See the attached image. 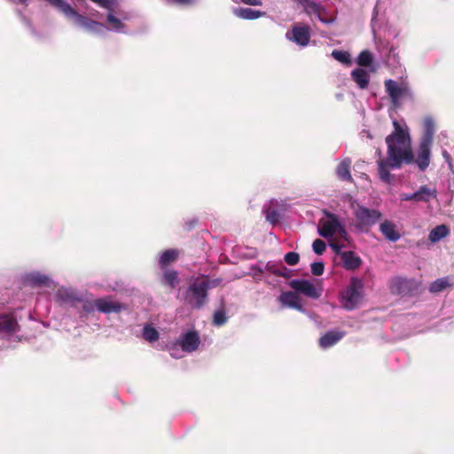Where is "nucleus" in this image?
<instances>
[{"mask_svg":"<svg viewBox=\"0 0 454 454\" xmlns=\"http://www.w3.org/2000/svg\"><path fill=\"white\" fill-rule=\"evenodd\" d=\"M244 4L249 5H258L261 4L260 0H241Z\"/></svg>","mask_w":454,"mask_h":454,"instance_id":"nucleus-46","label":"nucleus"},{"mask_svg":"<svg viewBox=\"0 0 454 454\" xmlns=\"http://www.w3.org/2000/svg\"><path fill=\"white\" fill-rule=\"evenodd\" d=\"M393 125L395 130L386 137L387 157L377 161L379 177L386 184H391L393 180L390 169H398L403 164L409 165L415 162L418 168L424 171L430 163L432 144L421 141L417 158L414 159L409 134L403 130L397 121H394Z\"/></svg>","mask_w":454,"mask_h":454,"instance_id":"nucleus-1","label":"nucleus"},{"mask_svg":"<svg viewBox=\"0 0 454 454\" xmlns=\"http://www.w3.org/2000/svg\"><path fill=\"white\" fill-rule=\"evenodd\" d=\"M330 247L337 254L340 255V254L342 253L341 249L344 246L340 245L338 242H333L330 244Z\"/></svg>","mask_w":454,"mask_h":454,"instance_id":"nucleus-44","label":"nucleus"},{"mask_svg":"<svg viewBox=\"0 0 454 454\" xmlns=\"http://www.w3.org/2000/svg\"><path fill=\"white\" fill-rule=\"evenodd\" d=\"M178 347L177 343H176L169 348L170 356L174 358H180L182 356Z\"/></svg>","mask_w":454,"mask_h":454,"instance_id":"nucleus-43","label":"nucleus"},{"mask_svg":"<svg viewBox=\"0 0 454 454\" xmlns=\"http://www.w3.org/2000/svg\"><path fill=\"white\" fill-rule=\"evenodd\" d=\"M300 255L296 252H289L286 254V263L288 265H296L299 262Z\"/></svg>","mask_w":454,"mask_h":454,"instance_id":"nucleus-40","label":"nucleus"},{"mask_svg":"<svg viewBox=\"0 0 454 454\" xmlns=\"http://www.w3.org/2000/svg\"><path fill=\"white\" fill-rule=\"evenodd\" d=\"M402 200H406V201H408V200H414V201H416L415 192L403 194L402 195Z\"/></svg>","mask_w":454,"mask_h":454,"instance_id":"nucleus-45","label":"nucleus"},{"mask_svg":"<svg viewBox=\"0 0 454 454\" xmlns=\"http://www.w3.org/2000/svg\"><path fill=\"white\" fill-rule=\"evenodd\" d=\"M436 194L435 189H430L427 185H423L415 192L416 201L428 202L431 199L436 198Z\"/></svg>","mask_w":454,"mask_h":454,"instance_id":"nucleus-25","label":"nucleus"},{"mask_svg":"<svg viewBox=\"0 0 454 454\" xmlns=\"http://www.w3.org/2000/svg\"><path fill=\"white\" fill-rule=\"evenodd\" d=\"M363 288L364 284L360 279L355 278L351 279L349 286L342 295L341 302L344 309L352 310L357 307L363 298Z\"/></svg>","mask_w":454,"mask_h":454,"instance_id":"nucleus-6","label":"nucleus"},{"mask_svg":"<svg viewBox=\"0 0 454 454\" xmlns=\"http://www.w3.org/2000/svg\"><path fill=\"white\" fill-rule=\"evenodd\" d=\"M388 288L395 295L414 296L421 292V285L414 278L394 277L389 280Z\"/></svg>","mask_w":454,"mask_h":454,"instance_id":"nucleus-4","label":"nucleus"},{"mask_svg":"<svg viewBox=\"0 0 454 454\" xmlns=\"http://www.w3.org/2000/svg\"><path fill=\"white\" fill-rule=\"evenodd\" d=\"M384 87L392 105L395 107L399 106V101L402 98L411 96L410 88L403 82L398 83L396 81L392 79H387L384 81Z\"/></svg>","mask_w":454,"mask_h":454,"instance_id":"nucleus-7","label":"nucleus"},{"mask_svg":"<svg viewBox=\"0 0 454 454\" xmlns=\"http://www.w3.org/2000/svg\"><path fill=\"white\" fill-rule=\"evenodd\" d=\"M262 212L270 223L274 225L278 222L279 213L277 209V201L270 200L269 203L265 204Z\"/></svg>","mask_w":454,"mask_h":454,"instance_id":"nucleus-21","label":"nucleus"},{"mask_svg":"<svg viewBox=\"0 0 454 454\" xmlns=\"http://www.w3.org/2000/svg\"><path fill=\"white\" fill-rule=\"evenodd\" d=\"M286 306L302 311L303 304L297 292H286Z\"/></svg>","mask_w":454,"mask_h":454,"instance_id":"nucleus-26","label":"nucleus"},{"mask_svg":"<svg viewBox=\"0 0 454 454\" xmlns=\"http://www.w3.org/2000/svg\"><path fill=\"white\" fill-rule=\"evenodd\" d=\"M33 31H34V35L35 37H39V35H38L39 30H33Z\"/></svg>","mask_w":454,"mask_h":454,"instance_id":"nucleus-50","label":"nucleus"},{"mask_svg":"<svg viewBox=\"0 0 454 454\" xmlns=\"http://www.w3.org/2000/svg\"><path fill=\"white\" fill-rule=\"evenodd\" d=\"M90 32H92L95 35L97 36H100L101 35V32L103 30H98V29H95V30H90Z\"/></svg>","mask_w":454,"mask_h":454,"instance_id":"nucleus-47","label":"nucleus"},{"mask_svg":"<svg viewBox=\"0 0 454 454\" xmlns=\"http://www.w3.org/2000/svg\"><path fill=\"white\" fill-rule=\"evenodd\" d=\"M293 40L300 45H307L309 41V30H292Z\"/></svg>","mask_w":454,"mask_h":454,"instance_id":"nucleus-31","label":"nucleus"},{"mask_svg":"<svg viewBox=\"0 0 454 454\" xmlns=\"http://www.w3.org/2000/svg\"><path fill=\"white\" fill-rule=\"evenodd\" d=\"M98 6L108 11L107 21L113 25L114 28H121L122 23L115 14L118 13V1L117 0H90Z\"/></svg>","mask_w":454,"mask_h":454,"instance_id":"nucleus-12","label":"nucleus"},{"mask_svg":"<svg viewBox=\"0 0 454 454\" xmlns=\"http://www.w3.org/2000/svg\"><path fill=\"white\" fill-rule=\"evenodd\" d=\"M237 12L240 18L245 20H255L262 15L261 12L251 8H241Z\"/></svg>","mask_w":454,"mask_h":454,"instance_id":"nucleus-32","label":"nucleus"},{"mask_svg":"<svg viewBox=\"0 0 454 454\" xmlns=\"http://www.w3.org/2000/svg\"><path fill=\"white\" fill-rule=\"evenodd\" d=\"M22 281L25 285L31 287L56 286L54 281L48 275L36 270L25 273L22 276Z\"/></svg>","mask_w":454,"mask_h":454,"instance_id":"nucleus-10","label":"nucleus"},{"mask_svg":"<svg viewBox=\"0 0 454 454\" xmlns=\"http://www.w3.org/2000/svg\"><path fill=\"white\" fill-rule=\"evenodd\" d=\"M164 282L174 288L178 284V274L176 270H167L163 275Z\"/></svg>","mask_w":454,"mask_h":454,"instance_id":"nucleus-33","label":"nucleus"},{"mask_svg":"<svg viewBox=\"0 0 454 454\" xmlns=\"http://www.w3.org/2000/svg\"><path fill=\"white\" fill-rule=\"evenodd\" d=\"M17 321L10 316L3 315L0 317V332L12 333L17 330Z\"/></svg>","mask_w":454,"mask_h":454,"instance_id":"nucleus-23","label":"nucleus"},{"mask_svg":"<svg viewBox=\"0 0 454 454\" xmlns=\"http://www.w3.org/2000/svg\"><path fill=\"white\" fill-rule=\"evenodd\" d=\"M194 224H195V221H194V222H192V223H191L189 224V226H188V228H187V229H188V230L192 229V228L194 226Z\"/></svg>","mask_w":454,"mask_h":454,"instance_id":"nucleus-49","label":"nucleus"},{"mask_svg":"<svg viewBox=\"0 0 454 454\" xmlns=\"http://www.w3.org/2000/svg\"><path fill=\"white\" fill-rule=\"evenodd\" d=\"M293 28L294 29H297V28H309V27H299V26H294Z\"/></svg>","mask_w":454,"mask_h":454,"instance_id":"nucleus-48","label":"nucleus"},{"mask_svg":"<svg viewBox=\"0 0 454 454\" xmlns=\"http://www.w3.org/2000/svg\"><path fill=\"white\" fill-rule=\"evenodd\" d=\"M380 231L387 240L392 242L397 241L401 237V235L396 231L395 224L388 220H386L380 223Z\"/></svg>","mask_w":454,"mask_h":454,"instance_id":"nucleus-17","label":"nucleus"},{"mask_svg":"<svg viewBox=\"0 0 454 454\" xmlns=\"http://www.w3.org/2000/svg\"><path fill=\"white\" fill-rule=\"evenodd\" d=\"M454 286L452 278L450 277H444L437 278L432 282L429 286V292L432 294H438L444 291L447 288H450Z\"/></svg>","mask_w":454,"mask_h":454,"instance_id":"nucleus-22","label":"nucleus"},{"mask_svg":"<svg viewBox=\"0 0 454 454\" xmlns=\"http://www.w3.org/2000/svg\"><path fill=\"white\" fill-rule=\"evenodd\" d=\"M288 285L299 294H303L311 299H317L322 294V289L317 288L314 284L305 279L291 280Z\"/></svg>","mask_w":454,"mask_h":454,"instance_id":"nucleus-9","label":"nucleus"},{"mask_svg":"<svg viewBox=\"0 0 454 454\" xmlns=\"http://www.w3.org/2000/svg\"><path fill=\"white\" fill-rule=\"evenodd\" d=\"M434 134V122L432 118L427 117L424 120V135L421 141L432 144Z\"/></svg>","mask_w":454,"mask_h":454,"instance_id":"nucleus-27","label":"nucleus"},{"mask_svg":"<svg viewBox=\"0 0 454 454\" xmlns=\"http://www.w3.org/2000/svg\"><path fill=\"white\" fill-rule=\"evenodd\" d=\"M340 257L346 270H354L358 269L362 264L361 258L356 256L352 251L341 253Z\"/></svg>","mask_w":454,"mask_h":454,"instance_id":"nucleus-18","label":"nucleus"},{"mask_svg":"<svg viewBox=\"0 0 454 454\" xmlns=\"http://www.w3.org/2000/svg\"><path fill=\"white\" fill-rule=\"evenodd\" d=\"M311 272L314 276H321L324 273L325 270V264L322 262H313L310 265Z\"/></svg>","mask_w":454,"mask_h":454,"instance_id":"nucleus-39","label":"nucleus"},{"mask_svg":"<svg viewBox=\"0 0 454 454\" xmlns=\"http://www.w3.org/2000/svg\"><path fill=\"white\" fill-rule=\"evenodd\" d=\"M449 229L446 225H437L430 231L428 239L431 242L435 243L440 239L445 238L449 234Z\"/></svg>","mask_w":454,"mask_h":454,"instance_id":"nucleus-28","label":"nucleus"},{"mask_svg":"<svg viewBox=\"0 0 454 454\" xmlns=\"http://www.w3.org/2000/svg\"><path fill=\"white\" fill-rule=\"evenodd\" d=\"M351 160L346 158L342 160L336 168V174L339 179L347 182H353L350 173Z\"/></svg>","mask_w":454,"mask_h":454,"instance_id":"nucleus-19","label":"nucleus"},{"mask_svg":"<svg viewBox=\"0 0 454 454\" xmlns=\"http://www.w3.org/2000/svg\"><path fill=\"white\" fill-rule=\"evenodd\" d=\"M122 309L121 303L114 301L109 297L97 299V310L105 314L120 312Z\"/></svg>","mask_w":454,"mask_h":454,"instance_id":"nucleus-15","label":"nucleus"},{"mask_svg":"<svg viewBox=\"0 0 454 454\" xmlns=\"http://www.w3.org/2000/svg\"><path fill=\"white\" fill-rule=\"evenodd\" d=\"M200 281L206 286V290L208 291L210 288H215L221 285L223 279L220 278L209 279L207 277L200 278Z\"/></svg>","mask_w":454,"mask_h":454,"instance_id":"nucleus-37","label":"nucleus"},{"mask_svg":"<svg viewBox=\"0 0 454 454\" xmlns=\"http://www.w3.org/2000/svg\"><path fill=\"white\" fill-rule=\"evenodd\" d=\"M326 216L327 219H321L319 222L318 234L325 239H330L340 228V223L337 215L333 213L327 212Z\"/></svg>","mask_w":454,"mask_h":454,"instance_id":"nucleus-11","label":"nucleus"},{"mask_svg":"<svg viewBox=\"0 0 454 454\" xmlns=\"http://www.w3.org/2000/svg\"><path fill=\"white\" fill-rule=\"evenodd\" d=\"M82 294L74 288L61 286L57 290L55 298L60 305L79 309V299Z\"/></svg>","mask_w":454,"mask_h":454,"instance_id":"nucleus-8","label":"nucleus"},{"mask_svg":"<svg viewBox=\"0 0 454 454\" xmlns=\"http://www.w3.org/2000/svg\"><path fill=\"white\" fill-rule=\"evenodd\" d=\"M336 233L339 235L340 239H341L345 241H348L349 236H348V231H346L345 227L341 223L340 225V228H338V231H336Z\"/></svg>","mask_w":454,"mask_h":454,"instance_id":"nucleus-42","label":"nucleus"},{"mask_svg":"<svg viewBox=\"0 0 454 454\" xmlns=\"http://www.w3.org/2000/svg\"><path fill=\"white\" fill-rule=\"evenodd\" d=\"M170 4L179 6H190L196 4L197 0H166Z\"/></svg>","mask_w":454,"mask_h":454,"instance_id":"nucleus-41","label":"nucleus"},{"mask_svg":"<svg viewBox=\"0 0 454 454\" xmlns=\"http://www.w3.org/2000/svg\"><path fill=\"white\" fill-rule=\"evenodd\" d=\"M227 321V317L223 309H218L214 313L213 324L216 326L223 325Z\"/></svg>","mask_w":454,"mask_h":454,"instance_id":"nucleus-35","label":"nucleus"},{"mask_svg":"<svg viewBox=\"0 0 454 454\" xmlns=\"http://www.w3.org/2000/svg\"><path fill=\"white\" fill-rule=\"evenodd\" d=\"M142 337L146 341L153 343L159 340L160 334H159V332L156 330V328H154L151 325L147 324L143 328Z\"/></svg>","mask_w":454,"mask_h":454,"instance_id":"nucleus-30","label":"nucleus"},{"mask_svg":"<svg viewBox=\"0 0 454 454\" xmlns=\"http://www.w3.org/2000/svg\"><path fill=\"white\" fill-rule=\"evenodd\" d=\"M332 56L338 61L343 63V64H349L350 63V55L348 52L344 51H337L334 50L332 52Z\"/></svg>","mask_w":454,"mask_h":454,"instance_id":"nucleus-36","label":"nucleus"},{"mask_svg":"<svg viewBox=\"0 0 454 454\" xmlns=\"http://www.w3.org/2000/svg\"><path fill=\"white\" fill-rule=\"evenodd\" d=\"M20 4H27V0H19Z\"/></svg>","mask_w":454,"mask_h":454,"instance_id":"nucleus-51","label":"nucleus"},{"mask_svg":"<svg viewBox=\"0 0 454 454\" xmlns=\"http://www.w3.org/2000/svg\"><path fill=\"white\" fill-rule=\"evenodd\" d=\"M256 268L262 273L268 285L279 288L278 301L280 308H284V287L282 286L284 265L280 262H268L266 264L259 262Z\"/></svg>","mask_w":454,"mask_h":454,"instance_id":"nucleus-2","label":"nucleus"},{"mask_svg":"<svg viewBox=\"0 0 454 454\" xmlns=\"http://www.w3.org/2000/svg\"><path fill=\"white\" fill-rule=\"evenodd\" d=\"M372 63V53L365 50L360 52L357 58V64L360 67H369Z\"/></svg>","mask_w":454,"mask_h":454,"instance_id":"nucleus-34","label":"nucleus"},{"mask_svg":"<svg viewBox=\"0 0 454 454\" xmlns=\"http://www.w3.org/2000/svg\"><path fill=\"white\" fill-rule=\"evenodd\" d=\"M351 76L360 89H366L368 87L369 74L365 70L362 68H356L352 71Z\"/></svg>","mask_w":454,"mask_h":454,"instance_id":"nucleus-24","label":"nucleus"},{"mask_svg":"<svg viewBox=\"0 0 454 454\" xmlns=\"http://www.w3.org/2000/svg\"><path fill=\"white\" fill-rule=\"evenodd\" d=\"M50 5L55 7L61 12H63L67 17L73 18L77 17V12L66 1L64 0H45Z\"/></svg>","mask_w":454,"mask_h":454,"instance_id":"nucleus-20","label":"nucleus"},{"mask_svg":"<svg viewBox=\"0 0 454 454\" xmlns=\"http://www.w3.org/2000/svg\"><path fill=\"white\" fill-rule=\"evenodd\" d=\"M184 301L192 309H200L208 301L206 286L200 278H194L183 294Z\"/></svg>","mask_w":454,"mask_h":454,"instance_id":"nucleus-3","label":"nucleus"},{"mask_svg":"<svg viewBox=\"0 0 454 454\" xmlns=\"http://www.w3.org/2000/svg\"><path fill=\"white\" fill-rule=\"evenodd\" d=\"M176 343L182 348V351L191 353L200 346V338L197 332L189 331L182 334Z\"/></svg>","mask_w":454,"mask_h":454,"instance_id":"nucleus-13","label":"nucleus"},{"mask_svg":"<svg viewBox=\"0 0 454 454\" xmlns=\"http://www.w3.org/2000/svg\"><path fill=\"white\" fill-rule=\"evenodd\" d=\"M354 215L356 218V228L365 232L382 217V214L379 210L360 205L354 209Z\"/></svg>","mask_w":454,"mask_h":454,"instance_id":"nucleus-5","label":"nucleus"},{"mask_svg":"<svg viewBox=\"0 0 454 454\" xmlns=\"http://www.w3.org/2000/svg\"><path fill=\"white\" fill-rule=\"evenodd\" d=\"M345 335V332L329 331L319 339V345L323 348H330L339 342Z\"/></svg>","mask_w":454,"mask_h":454,"instance_id":"nucleus-16","label":"nucleus"},{"mask_svg":"<svg viewBox=\"0 0 454 454\" xmlns=\"http://www.w3.org/2000/svg\"><path fill=\"white\" fill-rule=\"evenodd\" d=\"M81 318L97 310V299H92L85 294H82L79 299V309H74Z\"/></svg>","mask_w":454,"mask_h":454,"instance_id":"nucleus-14","label":"nucleus"},{"mask_svg":"<svg viewBox=\"0 0 454 454\" xmlns=\"http://www.w3.org/2000/svg\"><path fill=\"white\" fill-rule=\"evenodd\" d=\"M312 247L317 254H322L326 249V244L324 240L317 239L313 241Z\"/></svg>","mask_w":454,"mask_h":454,"instance_id":"nucleus-38","label":"nucleus"},{"mask_svg":"<svg viewBox=\"0 0 454 454\" xmlns=\"http://www.w3.org/2000/svg\"><path fill=\"white\" fill-rule=\"evenodd\" d=\"M178 257V251L176 249H168L164 251L159 259V264L164 268L168 264L175 262Z\"/></svg>","mask_w":454,"mask_h":454,"instance_id":"nucleus-29","label":"nucleus"}]
</instances>
